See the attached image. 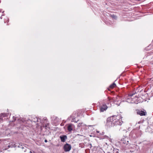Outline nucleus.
<instances>
[{"label": "nucleus", "instance_id": "10", "mask_svg": "<svg viewBox=\"0 0 153 153\" xmlns=\"http://www.w3.org/2000/svg\"><path fill=\"white\" fill-rule=\"evenodd\" d=\"M137 114L140 116H145L146 115V112L142 111H138L137 112Z\"/></svg>", "mask_w": 153, "mask_h": 153}, {"label": "nucleus", "instance_id": "17", "mask_svg": "<svg viewBox=\"0 0 153 153\" xmlns=\"http://www.w3.org/2000/svg\"><path fill=\"white\" fill-rule=\"evenodd\" d=\"M111 16L112 17V18L114 19H116L117 18V17L113 15H111Z\"/></svg>", "mask_w": 153, "mask_h": 153}, {"label": "nucleus", "instance_id": "4", "mask_svg": "<svg viewBox=\"0 0 153 153\" xmlns=\"http://www.w3.org/2000/svg\"><path fill=\"white\" fill-rule=\"evenodd\" d=\"M128 142V139L127 137H124L120 141V143L122 144L127 145Z\"/></svg>", "mask_w": 153, "mask_h": 153}, {"label": "nucleus", "instance_id": "11", "mask_svg": "<svg viewBox=\"0 0 153 153\" xmlns=\"http://www.w3.org/2000/svg\"><path fill=\"white\" fill-rule=\"evenodd\" d=\"M68 129L69 131H71L72 130L71 125H69L68 127Z\"/></svg>", "mask_w": 153, "mask_h": 153}, {"label": "nucleus", "instance_id": "13", "mask_svg": "<svg viewBox=\"0 0 153 153\" xmlns=\"http://www.w3.org/2000/svg\"><path fill=\"white\" fill-rule=\"evenodd\" d=\"M116 85L114 83H113L111 85H110L109 87L111 88H113L116 86Z\"/></svg>", "mask_w": 153, "mask_h": 153}, {"label": "nucleus", "instance_id": "14", "mask_svg": "<svg viewBox=\"0 0 153 153\" xmlns=\"http://www.w3.org/2000/svg\"><path fill=\"white\" fill-rule=\"evenodd\" d=\"M10 146L11 147H16V145L14 142L12 143Z\"/></svg>", "mask_w": 153, "mask_h": 153}, {"label": "nucleus", "instance_id": "20", "mask_svg": "<svg viewBox=\"0 0 153 153\" xmlns=\"http://www.w3.org/2000/svg\"><path fill=\"white\" fill-rule=\"evenodd\" d=\"M72 122H74L75 123H77V121H75L74 120H72Z\"/></svg>", "mask_w": 153, "mask_h": 153}, {"label": "nucleus", "instance_id": "8", "mask_svg": "<svg viewBox=\"0 0 153 153\" xmlns=\"http://www.w3.org/2000/svg\"><path fill=\"white\" fill-rule=\"evenodd\" d=\"M62 142H64L67 139V137L66 135H62L59 137Z\"/></svg>", "mask_w": 153, "mask_h": 153}, {"label": "nucleus", "instance_id": "12", "mask_svg": "<svg viewBox=\"0 0 153 153\" xmlns=\"http://www.w3.org/2000/svg\"><path fill=\"white\" fill-rule=\"evenodd\" d=\"M40 119H39L37 117H35L33 120L32 121L34 122H36L40 121Z\"/></svg>", "mask_w": 153, "mask_h": 153}, {"label": "nucleus", "instance_id": "23", "mask_svg": "<svg viewBox=\"0 0 153 153\" xmlns=\"http://www.w3.org/2000/svg\"><path fill=\"white\" fill-rule=\"evenodd\" d=\"M26 149H25V150H24V152H25V151H26Z\"/></svg>", "mask_w": 153, "mask_h": 153}, {"label": "nucleus", "instance_id": "22", "mask_svg": "<svg viewBox=\"0 0 153 153\" xmlns=\"http://www.w3.org/2000/svg\"><path fill=\"white\" fill-rule=\"evenodd\" d=\"M105 137H106L107 138H109L108 137H107V136H105Z\"/></svg>", "mask_w": 153, "mask_h": 153}, {"label": "nucleus", "instance_id": "19", "mask_svg": "<svg viewBox=\"0 0 153 153\" xmlns=\"http://www.w3.org/2000/svg\"><path fill=\"white\" fill-rule=\"evenodd\" d=\"M13 118L14 120H12V121H14L16 120V117H13Z\"/></svg>", "mask_w": 153, "mask_h": 153}, {"label": "nucleus", "instance_id": "7", "mask_svg": "<svg viewBox=\"0 0 153 153\" xmlns=\"http://www.w3.org/2000/svg\"><path fill=\"white\" fill-rule=\"evenodd\" d=\"M133 132L135 134L137 137L140 136L142 134L141 131L140 130H135Z\"/></svg>", "mask_w": 153, "mask_h": 153}, {"label": "nucleus", "instance_id": "2", "mask_svg": "<svg viewBox=\"0 0 153 153\" xmlns=\"http://www.w3.org/2000/svg\"><path fill=\"white\" fill-rule=\"evenodd\" d=\"M112 117L108 118L105 124L106 126L108 128L114 126L113 124V119Z\"/></svg>", "mask_w": 153, "mask_h": 153}, {"label": "nucleus", "instance_id": "9", "mask_svg": "<svg viewBox=\"0 0 153 153\" xmlns=\"http://www.w3.org/2000/svg\"><path fill=\"white\" fill-rule=\"evenodd\" d=\"M7 116V114L4 113H2L0 114V123H2L3 121V117Z\"/></svg>", "mask_w": 153, "mask_h": 153}, {"label": "nucleus", "instance_id": "18", "mask_svg": "<svg viewBox=\"0 0 153 153\" xmlns=\"http://www.w3.org/2000/svg\"><path fill=\"white\" fill-rule=\"evenodd\" d=\"M18 146L19 147L22 148V149H24V148L22 147V145H19Z\"/></svg>", "mask_w": 153, "mask_h": 153}, {"label": "nucleus", "instance_id": "5", "mask_svg": "<svg viewBox=\"0 0 153 153\" xmlns=\"http://www.w3.org/2000/svg\"><path fill=\"white\" fill-rule=\"evenodd\" d=\"M134 94H129L128 95L129 97L126 99V102L129 103H133L134 101L133 100L132 98L131 97Z\"/></svg>", "mask_w": 153, "mask_h": 153}, {"label": "nucleus", "instance_id": "15", "mask_svg": "<svg viewBox=\"0 0 153 153\" xmlns=\"http://www.w3.org/2000/svg\"><path fill=\"white\" fill-rule=\"evenodd\" d=\"M10 145H9L7 146H5L4 147V149L5 150H6L8 149L9 148H10Z\"/></svg>", "mask_w": 153, "mask_h": 153}, {"label": "nucleus", "instance_id": "1", "mask_svg": "<svg viewBox=\"0 0 153 153\" xmlns=\"http://www.w3.org/2000/svg\"><path fill=\"white\" fill-rule=\"evenodd\" d=\"M112 117L114 126L121 125L123 123V121L119 116H113Z\"/></svg>", "mask_w": 153, "mask_h": 153}, {"label": "nucleus", "instance_id": "3", "mask_svg": "<svg viewBox=\"0 0 153 153\" xmlns=\"http://www.w3.org/2000/svg\"><path fill=\"white\" fill-rule=\"evenodd\" d=\"M71 148V145L68 144L66 143L65 144L63 147L64 150L65 152H69Z\"/></svg>", "mask_w": 153, "mask_h": 153}, {"label": "nucleus", "instance_id": "24", "mask_svg": "<svg viewBox=\"0 0 153 153\" xmlns=\"http://www.w3.org/2000/svg\"><path fill=\"white\" fill-rule=\"evenodd\" d=\"M30 152L31 153H32V152H31V151Z\"/></svg>", "mask_w": 153, "mask_h": 153}, {"label": "nucleus", "instance_id": "16", "mask_svg": "<svg viewBox=\"0 0 153 153\" xmlns=\"http://www.w3.org/2000/svg\"><path fill=\"white\" fill-rule=\"evenodd\" d=\"M113 151L114 153H119L118 150L117 149H114Z\"/></svg>", "mask_w": 153, "mask_h": 153}, {"label": "nucleus", "instance_id": "21", "mask_svg": "<svg viewBox=\"0 0 153 153\" xmlns=\"http://www.w3.org/2000/svg\"><path fill=\"white\" fill-rule=\"evenodd\" d=\"M48 142L47 140H45V143H47Z\"/></svg>", "mask_w": 153, "mask_h": 153}, {"label": "nucleus", "instance_id": "6", "mask_svg": "<svg viewBox=\"0 0 153 153\" xmlns=\"http://www.w3.org/2000/svg\"><path fill=\"white\" fill-rule=\"evenodd\" d=\"M108 108V107L105 104H103L100 107V111L102 112L105 111Z\"/></svg>", "mask_w": 153, "mask_h": 153}]
</instances>
